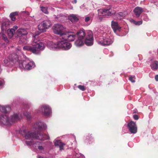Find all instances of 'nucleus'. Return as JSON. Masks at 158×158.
<instances>
[{
	"label": "nucleus",
	"instance_id": "obj_31",
	"mask_svg": "<svg viewBox=\"0 0 158 158\" xmlns=\"http://www.w3.org/2000/svg\"><path fill=\"white\" fill-rule=\"evenodd\" d=\"M18 12H15L11 13L10 15V17L11 20L13 21H14L15 20V16L17 15L18 14Z\"/></svg>",
	"mask_w": 158,
	"mask_h": 158
},
{
	"label": "nucleus",
	"instance_id": "obj_6",
	"mask_svg": "<svg viewBox=\"0 0 158 158\" xmlns=\"http://www.w3.org/2000/svg\"><path fill=\"white\" fill-rule=\"evenodd\" d=\"M22 64L20 65L21 68H24L26 70H29L34 68L35 66V63L31 60L26 58L24 60H23Z\"/></svg>",
	"mask_w": 158,
	"mask_h": 158
},
{
	"label": "nucleus",
	"instance_id": "obj_44",
	"mask_svg": "<svg viewBox=\"0 0 158 158\" xmlns=\"http://www.w3.org/2000/svg\"><path fill=\"white\" fill-rule=\"evenodd\" d=\"M118 13V15L119 16L121 19L122 18H123L125 16V14L123 12H120Z\"/></svg>",
	"mask_w": 158,
	"mask_h": 158
},
{
	"label": "nucleus",
	"instance_id": "obj_23",
	"mask_svg": "<svg viewBox=\"0 0 158 158\" xmlns=\"http://www.w3.org/2000/svg\"><path fill=\"white\" fill-rule=\"evenodd\" d=\"M10 110V107L9 105L4 106L0 105V111L2 113H7Z\"/></svg>",
	"mask_w": 158,
	"mask_h": 158
},
{
	"label": "nucleus",
	"instance_id": "obj_33",
	"mask_svg": "<svg viewBox=\"0 0 158 158\" xmlns=\"http://www.w3.org/2000/svg\"><path fill=\"white\" fill-rule=\"evenodd\" d=\"M7 31L8 35L12 37L14 35L15 31L12 28H11L10 29H9L8 30H7Z\"/></svg>",
	"mask_w": 158,
	"mask_h": 158
},
{
	"label": "nucleus",
	"instance_id": "obj_40",
	"mask_svg": "<svg viewBox=\"0 0 158 158\" xmlns=\"http://www.w3.org/2000/svg\"><path fill=\"white\" fill-rule=\"evenodd\" d=\"M9 61L7 59H5L3 60V64H4L5 66H8L9 65Z\"/></svg>",
	"mask_w": 158,
	"mask_h": 158
},
{
	"label": "nucleus",
	"instance_id": "obj_19",
	"mask_svg": "<svg viewBox=\"0 0 158 158\" xmlns=\"http://www.w3.org/2000/svg\"><path fill=\"white\" fill-rule=\"evenodd\" d=\"M17 35L20 37V40L22 38H25L26 35L27 34L26 30L23 28H20L18 29L17 31Z\"/></svg>",
	"mask_w": 158,
	"mask_h": 158
},
{
	"label": "nucleus",
	"instance_id": "obj_21",
	"mask_svg": "<svg viewBox=\"0 0 158 158\" xmlns=\"http://www.w3.org/2000/svg\"><path fill=\"white\" fill-rule=\"evenodd\" d=\"M58 44L59 41L57 43H54L52 41H49L47 44L48 47L50 49L53 50H56L59 48Z\"/></svg>",
	"mask_w": 158,
	"mask_h": 158
},
{
	"label": "nucleus",
	"instance_id": "obj_2",
	"mask_svg": "<svg viewBox=\"0 0 158 158\" xmlns=\"http://www.w3.org/2000/svg\"><path fill=\"white\" fill-rule=\"evenodd\" d=\"M22 114L19 113H15L9 117L8 116L0 114V124L10 126L22 118Z\"/></svg>",
	"mask_w": 158,
	"mask_h": 158
},
{
	"label": "nucleus",
	"instance_id": "obj_39",
	"mask_svg": "<svg viewBox=\"0 0 158 158\" xmlns=\"http://www.w3.org/2000/svg\"><path fill=\"white\" fill-rule=\"evenodd\" d=\"M118 13H115L113 16V17L114 19H121Z\"/></svg>",
	"mask_w": 158,
	"mask_h": 158
},
{
	"label": "nucleus",
	"instance_id": "obj_49",
	"mask_svg": "<svg viewBox=\"0 0 158 158\" xmlns=\"http://www.w3.org/2000/svg\"><path fill=\"white\" fill-rule=\"evenodd\" d=\"M18 26H17L15 25L13 27V28H12V29H14L15 31V30H17L18 29Z\"/></svg>",
	"mask_w": 158,
	"mask_h": 158
},
{
	"label": "nucleus",
	"instance_id": "obj_22",
	"mask_svg": "<svg viewBox=\"0 0 158 158\" xmlns=\"http://www.w3.org/2000/svg\"><path fill=\"white\" fill-rule=\"evenodd\" d=\"M143 11V10L142 8L141 7L137 6L133 10V12L137 18H139L141 14Z\"/></svg>",
	"mask_w": 158,
	"mask_h": 158
},
{
	"label": "nucleus",
	"instance_id": "obj_43",
	"mask_svg": "<svg viewBox=\"0 0 158 158\" xmlns=\"http://www.w3.org/2000/svg\"><path fill=\"white\" fill-rule=\"evenodd\" d=\"M41 32L40 31V32H36V33H35L34 34H33V37L35 39L36 38V36L40 35Z\"/></svg>",
	"mask_w": 158,
	"mask_h": 158
},
{
	"label": "nucleus",
	"instance_id": "obj_14",
	"mask_svg": "<svg viewBox=\"0 0 158 158\" xmlns=\"http://www.w3.org/2000/svg\"><path fill=\"white\" fill-rule=\"evenodd\" d=\"M111 25L114 32L118 35L123 36L120 34L121 31V28L118 25V23L117 22L112 21H111Z\"/></svg>",
	"mask_w": 158,
	"mask_h": 158
},
{
	"label": "nucleus",
	"instance_id": "obj_4",
	"mask_svg": "<svg viewBox=\"0 0 158 158\" xmlns=\"http://www.w3.org/2000/svg\"><path fill=\"white\" fill-rule=\"evenodd\" d=\"M97 40L98 44L101 45H109L113 42V37L110 34L103 32L102 35L98 37Z\"/></svg>",
	"mask_w": 158,
	"mask_h": 158
},
{
	"label": "nucleus",
	"instance_id": "obj_53",
	"mask_svg": "<svg viewBox=\"0 0 158 158\" xmlns=\"http://www.w3.org/2000/svg\"><path fill=\"white\" fill-rule=\"evenodd\" d=\"M143 20L145 21H147L148 20V18H145V19H144Z\"/></svg>",
	"mask_w": 158,
	"mask_h": 158
},
{
	"label": "nucleus",
	"instance_id": "obj_28",
	"mask_svg": "<svg viewBox=\"0 0 158 158\" xmlns=\"http://www.w3.org/2000/svg\"><path fill=\"white\" fill-rule=\"evenodd\" d=\"M55 20L59 22H62L63 19L64 18V17L62 15H58L57 16L54 15Z\"/></svg>",
	"mask_w": 158,
	"mask_h": 158
},
{
	"label": "nucleus",
	"instance_id": "obj_3",
	"mask_svg": "<svg viewBox=\"0 0 158 158\" xmlns=\"http://www.w3.org/2000/svg\"><path fill=\"white\" fill-rule=\"evenodd\" d=\"M31 45H27L24 46L23 49L27 50L36 55L40 54V51L43 50L45 48L44 44L42 42L37 43L34 40Z\"/></svg>",
	"mask_w": 158,
	"mask_h": 158
},
{
	"label": "nucleus",
	"instance_id": "obj_9",
	"mask_svg": "<svg viewBox=\"0 0 158 158\" xmlns=\"http://www.w3.org/2000/svg\"><path fill=\"white\" fill-rule=\"evenodd\" d=\"M52 29L53 31L55 34L60 35L61 37L64 34V28L60 24H55L53 26Z\"/></svg>",
	"mask_w": 158,
	"mask_h": 158
},
{
	"label": "nucleus",
	"instance_id": "obj_7",
	"mask_svg": "<svg viewBox=\"0 0 158 158\" xmlns=\"http://www.w3.org/2000/svg\"><path fill=\"white\" fill-rule=\"evenodd\" d=\"M58 45L59 48L64 50H69L72 46V44L70 43L67 42L66 40L62 37L60 39V40L59 41Z\"/></svg>",
	"mask_w": 158,
	"mask_h": 158
},
{
	"label": "nucleus",
	"instance_id": "obj_50",
	"mask_svg": "<svg viewBox=\"0 0 158 158\" xmlns=\"http://www.w3.org/2000/svg\"><path fill=\"white\" fill-rule=\"evenodd\" d=\"M156 81H158V75H156L155 77Z\"/></svg>",
	"mask_w": 158,
	"mask_h": 158
},
{
	"label": "nucleus",
	"instance_id": "obj_16",
	"mask_svg": "<svg viewBox=\"0 0 158 158\" xmlns=\"http://www.w3.org/2000/svg\"><path fill=\"white\" fill-rule=\"evenodd\" d=\"M34 127L36 130L41 131L45 130L47 126L44 123L42 122H38L34 124Z\"/></svg>",
	"mask_w": 158,
	"mask_h": 158
},
{
	"label": "nucleus",
	"instance_id": "obj_54",
	"mask_svg": "<svg viewBox=\"0 0 158 158\" xmlns=\"http://www.w3.org/2000/svg\"><path fill=\"white\" fill-rule=\"evenodd\" d=\"M127 33V32H126L125 33H124V35H126V34Z\"/></svg>",
	"mask_w": 158,
	"mask_h": 158
},
{
	"label": "nucleus",
	"instance_id": "obj_55",
	"mask_svg": "<svg viewBox=\"0 0 158 158\" xmlns=\"http://www.w3.org/2000/svg\"><path fill=\"white\" fill-rule=\"evenodd\" d=\"M74 85H76V84H74Z\"/></svg>",
	"mask_w": 158,
	"mask_h": 158
},
{
	"label": "nucleus",
	"instance_id": "obj_29",
	"mask_svg": "<svg viewBox=\"0 0 158 158\" xmlns=\"http://www.w3.org/2000/svg\"><path fill=\"white\" fill-rule=\"evenodd\" d=\"M44 143L43 142H39L38 141H37L35 142V144L38 145L37 146L38 149L40 151H44V146L40 145H42Z\"/></svg>",
	"mask_w": 158,
	"mask_h": 158
},
{
	"label": "nucleus",
	"instance_id": "obj_15",
	"mask_svg": "<svg viewBox=\"0 0 158 158\" xmlns=\"http://www.w3.org/2000/svg\"><path fill=\"white\" fill-rule=\"evenodd\" d=\"M127 127L129 131L131 134H135L137 132V127L135 123L131 121L128 123Z\"/></svg>",
	"mask_w": 158,
	"mask_h": 158
},
{
	"label": "nucleus",
	"instance_id": "obj_38",
	"mask_svg": "<svg viewBox=\"0 0 158 158\" xmlns=\"http://www.w3.org/2000/svg\"><path fill=\"white\" fill-rule=\"evenodd\" d=\"M41 10L45 14H48V8L46 7H41Z\"/></svg>",
	"mask_w": 158,
	"mask_h": 158
},
{
	"label": "nucleus",
	"instance_id": "obj_25",
	"mask_svg": "<svg viewBox=\"0 0 158 158\" xmlns=\"http://www.w3.org/2000/svg\"><path fill=\"white\" fill-rule=\"evenodd\" d=\"M69 19L73 23H75L78 21L79 19L76 15L72 14L69 17Z\"/></svg>",
	"mask_w": 158,
	"mask_h": 158
},
{
	"label": "nucleus",
	"instance_id": "obj_1",
	"mask_svg": "<svg viewBox=\"0 0 158 158\" xmlns=\"http://www.w3.org/2000/svg\"><path fill=\"white\" fill-rule=\"evenodd\" d=\"M19 132L20 134L27 139L35 138L40 140H45L50 139L49 136L46 134L41 133L38 131L31 132L30 131H28L24 127H23L20 129Z\"/></svg>",
	"mask_w": 158,
	"mask_h": 158
},
{
	"label": "nucleus",
	"instance_id": "obj_34",
	"mask_svg": "<svg viewBox=\"0 0 158 158\" xmlns=\"http://www.w3.org/2000/svg\"><path fill=\"white\" fill-rule=\"evenodd\" d=\"M131 21L134 24L136 25H139L142 24V20L135 21L134 20L132 19Z\"/></svg>",
	"mask_w": 158,
	"mask_h": 158
},
{
	"label": "nucleus",
	"instance_id": "obj_36",
	"mask_svg": "<svg viewBox=\"0 0 158 158\" xmlns=\"http://www.w3.org/2000/svg\"><path fill=\"white\" fill-rule=\"evenodd\" d=\"M135 76L134 75H131L129 76L128 79L132 83H134L135 82Z\"/></svg>",
	"mask_w": 158,
	"mask_h": 158
},
{
	"label": "nucleus",
	"instance_id": "obj_18",
	"mask_svg": "<svg viewBox=\"0 0 158 158\" xmlns=\"http://www.w3.org/2000/svg\"><path fill=\"white\" fill-rule=\"evenodd\" d=\"M74 143L75 145H76V138L74 135H71L70 136L69 138V140L67 141L66 143L65 144V145H66L69 148H71L73 147V145Z\"/></svg>",
	"mask_w": 158,
	"mask_h": 158
},
{
	"label": "nucleus",
	"instance_id": "obj_48",
	"mask_svg": "<svg viewBox=\"0 0 158 158\" xmlns=\"http://www.w3.org/2000/svg\"><path fill=\"white\" fill-rule=\"evenodd\" d=\"M127 131L126 130V128L123 127V130H122V133L123 134H124L126 133Z\"/></svg>",
	"mask_w": 158,
	"mask_h": 158
},
{
	"label": "nucleus",
	"instance_id": "obj_37",
	"mask_svg": "<svg viewBox=\"0 0 158 158\" xmlns=\"http://www.w3.org/2000/svg\"><path fill=\"white\" fill-rule=\"evenodd\" d=\"M44 143L46 146L48 148L50 147L52 145V143L49 141H46L44 142Z\"/></svg>",
	"mask_w": 158,
	"mask_h": 158
},
{
	"label": "nucleus",
	"instance_id": "obj_52",
	"mask_svg": "<svg viewBox=\"0 0 158 158\" xmlns=\"http://www.w3.org/2000/svg\"><path fill=\"white\" fill-rule=\"evenodd\" d=\"M38 158H46V157H44L41 156H39L38 157Z\"/></svg>",
	"mask_w": 158,
	"mask_h": 158
},
{
	"label": "nucleus",
	"instance_id": "obj_51",
	"mask_svg": "<svg viewBox=\"0 0 158 158\" xmlns=\"http://www.w3.org/2000/svg\"><path fill=\"white\" fill-rule=\"evenodd\" d=\"M72 2L73 3H76L77 2V0H73Z\"/></svg>",
	"mask_w": 158,
	"mask_h": 158
},
{
	"label": "nucleus",
	"instance_id": "obj_46",
	"mask_svg": "<svg viewBox=\"0 0 158 158\" xmlns=\"http://www.w3.org/2000/svg\"><path fill=\"white\" fill-rule=\"evenodd\" d=\"M85 21L87 23V22H89L90 20V17H86L85 18Z\"/></svg>",
	"mask_w": 158,
	"mask_h": 158
},
{
	"label": "nucleus",
	"instance_id": "obj_8",
	"mask_svg": "<svg viewBox=\"0 0 158 158\" xmlns=\"http://www.w3.org/2000/svg\"><path fill=\"white\" fill-rule=\"evenodd\" d=\"M51 25L50 20H44L39 24L38 26V29L41 32H43L45 31L46 29H48Z\"/></svg>",
	"mask_w": 158,
	"mask_h": 158
},
{
	"label": "nucleus",
	"instance_id": "obj_27",
	"mask_svg": "<svg viewBox=\"0 0 158 158\" xmlns=\"http://www.w3.org/2000/svg\"><path fill=\"white\" fill-rule=\"evenodd\" d=\"M73 158H85L84 156L78 152L77 150L73 153Z\"/></svg>",
	"mask_w": 158,
	"mask_h": 158
},
{
	"label": "nucleus",
	"instance_id": "obj_26",
	"mask_svg": "<svg viewBox=\"0 0 158 158\" xmlns=\"http://www.w3.org/2000/svg\"><path fill=\"white\" fill-rule=\"evenodd\" d=\"M150 66L152 70H156L158 69V62L156 61H154L151 64Z\"/></svg>",
	"mask_w": 158,
	"mask_h": 158
},
{
	"label": "nucleus",
	"instance_id": "obj_35",
	"mask_svg": "<svg viewBox=\"0 0 158 158\" xmlns=\"http://www.w3.org/2000/svg\"><path fill=\"white\" fill-rule=\"evenodd\" d=\"M23 114L28 120H30L31 118V115L30 113L29 112H25L23 113Z\"/></svg>",
	"mask_w": 158,
	"mask_h": 158
},
{
	"label": "nucleus",
	"instance_id": "obj_20",
	"mask_svg": "<svg viewBox=\"0 0 158 158\" xmlns=\"http://www.w3.org/2000/svg\"><path fill=\"white\" fill-rule=\"evenodd\" d=\"M9 58L10 60L15 63L19 62V60L17 53H14L10 54L9 56Z\"/></svg>",
	"mask_w": 158,
	"mask_h": 158
},
{
	"label": "nucleus",
	"instance_id": "obj_13",
	"mask_svg": "<svg viewBox=\"0 0 158 158\" xmlns=\"http://www.w3.org/2000/svg\"><path fill=\"white\" fill-rule=\"evenodd\" d=\"M12 25V22L10 20L5 19L2 23L1 26L2 31L4 32V31H6V30H8Z\"/></svg>",
	"mask_w": 158,
	"mask_h": 158
},
{
	"label": "nucleus",
	"instance_id": "obj_12",
	"mask_svg": "<svg viewBox=\"0 0 158 158\" xmlns=\"http://www.w3.org/2000/svg\"><path fill=\"white\" fill-rule=\"evenodd\" d=\"M40 112H41L44 116H49L52 112V110L49 106L44 105L41 106L40 109Z\"/></svg>",
	"mask_w": 158,
	"mask_h": 158
},
{
	"label": "nucleus",
	"instance_id": "obj_10",
	"mask_svg": "<svg viewBox=\"0 0 158 158\" xmlns=\"http://www.w3.org/2000/svg\"><path fill=\"white\" fill-rule=\"evenodd\" d=\"M111 7L109 6L105 9H100L98 10V15L100 16H111L113 15V13L111 10Z\"/></svg>",
	"mask_w": 158,
	"mask_h": 158
},
{
	"label": "nucleus",
	"instance_id": "obj_11",
	"mask_svg": "<svg viewBox=\"0 0 158 158\" xmlns=\"http://www.w3.org/2000/svg\"><path fill=\"white\" fill-rule=\"evenodd\" d=\"M94 39L92 33H88L85 37L84 40V43L87 46H91L94 44Z\"/></svg>",
	"mask_w": 158,
	"mask_h": 158
},
{
	"label": "nucleus",
	"instance_id": "obj_42",
	"mask_svg": "<svg viewBox=\"0 0 158 158\" xmlns=\"http://www.w3.org/2000/svg\"><path fill=\"white\" fill-rule=\"evenodd\" d=\"M25 143L28 146H31L33 144V142L31 141H26Z\"/></svg>",
	"mask_w": 158,
	"mask_h": 158
},
{
	"label": "nucleus",
	"instance_id": "obj_32",
	"mask_svg": "<svg viewBox=\"0 0 158 158\" xmlns=\"http://www.w3.org/2000/svg\"><path fill=\"white\" fill-rule=\"evenodd\" d=\"M1 37L2 39L6 43L9 42V40L7 37L3 33H0V38Z\"/></svg>",
	"mask_w": 158,
	"mask_h": 158
},
{
	"label": "nucleus",
	"instance_id": "obj_45",
	"mask_svg": "<svg viewBox=\"0 0 158 158\" xmlns=\"http://www.w3.org/2000/svg\"><path fill=\"white\" fill-rule=\"evenodd\" d=\"M4 81L0 79V88H2L3 85Z\"/></svg>",
	"mask_w": 158,
	"mask_h": 158
},
{
	"label": "nucleus",
	"instance_id": "obj_17",
	"mask_svg": "<svg viewBox=\"0 0 158 158\" xmlns=\"http://www.w3.org/2000/svg\"><path fill=\"white\" fill-rule=\"evenodd\" d=\"M76 37V35L73 33H68L65 34L62 37L68 41H73Z\"/></svg>",
	"mask_w": 158,
	"mask_h": 158
},
{
	"label": "nucleus",
	"instance_id": "obj_41",
	"mask_svg": "<svg viewBox=\"0 0 158 158\" xmlns=\"http://www.w3.org/2000/svg\"><path fill=\"white\" fill-rule=\"evenodd\" d=\"M78 88L81 90L82 91H84L85 90V86L83 85H79L78 86Z\"/></svg>",
	"mask_w": 158,
	"mask_h": 158
},
{
	"label": "nucleus",
	"instance_id": "obj_24",
	"mask_svg": "<svg viewBox=\"0 0 158 158\" xmlns=\"http://www.w3.org/2000/svg\"><path fill=\"white\" fill-rule=\"evenodd\" d=\"M54 143L55 146L59 147L60 150L64 149V146L65 145V143H62L60 140H55Z\"/></svg>",
	"mask_w": 158,
	"mask_h": 158
},
{
	"label": "nucleus",
	"instance_id": "obj_5",
	"mask_svg": "<svg viewBox=\"0 0 158 158\" xmlns=\"http://www.w3.org/2000/svg\"><path fill=\"white\" fill-rule=\"evenodd\" d=\"M77 39L74 42L75 46L80 47L84 44V40L85 36L86 35L85 31L84 30H80L77 33Z\"/></svg>",
	"mask_w": 158,
	"mask_h": 158
},
{
	"label": "nucleus",
	"instance_id": "obj_47",
	"mask_svg": "<svg viewBox=\"0 0 158 158\" xmlns=\"http://www.w3.org/2000/svg\"><path fill=\"white\" fill-rule=\"evenodd\" d=\"M133 118L135 120H137L138 119L139 117L137 115L135 114L133 115Z\"/></svg>",
	"mask_w": 158,
	"mask_h": 158
},
{
	"label": "nucleus",
	"instance_id": "obj_30",
	"mask_svg": "<svg viewBox=\"0 0 158 158\" xmlns=\"http://www.w3.org/2000/svg\"><path fill=\"white\" fill-rule=\"evenodd\" d=\"M92 135L91 134H89L86 137V141L89 144L92 143L94 141V138Z\"/></svg>",
	"mask_w": 158,
	"mask_h": 158
}]
</instances>
